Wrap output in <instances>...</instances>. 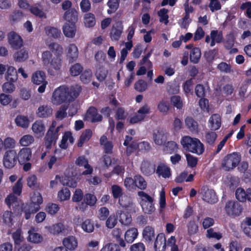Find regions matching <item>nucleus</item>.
Masks as SVG:
<instances>
[{
  "label": "nucleus",
  "mask_w": 251,
  "mask_h": 251,
  "mask_svg": "<svg viewBox=\"0 0 251 251\" xmlns=\"http://www.w3.org/2000/svg\"><path fill=\"white\" fill-rule=\"evenodd\" d=\"M81 91V87L77 85L72 86L70 88L66 85L60 86L53 93L52 102L55 105L70 103L78 97Z\"/></svg>",
  "instance_id": "f257e3e1"
},
{
  "label": "nucleus",
  "mask_w": 251,
  "mask_h": 251,
  "mask_svg": "<svg viewBox=\"0 0 251 251\" xmlns=\"http://www.w3.org/2000/svg\"><path fill=\"white\" fill-rule=\"evenodd\" d=\"M50 50L54 53L52 57V53L48 50L45 51L42 54V60L44 65H49L56 71L59 70L62 66V60L61 56L63 52V48L61 45L56 43H51L48 45Z\"/></svg>",
  "instance_id": "f03ea898"
},
{
  "label": "nucleus",
  "mask_w": 251,
  "mask_h": 251,
  "mask_svg": "<svg viewBox=\"0 0 251 251\" xmlns=\"http://www.w3.org/2000/svg\"><path fill=\"white\" fill-rule=\"evenodd\" d=\"M180 144L186 151L201 155L204 151V147L200 140L197 138L184 136L180 140Z\"/></svg>",
  "instance_id": "7ed1b4c3"
},
{
  "label": "nucleus",
  "mask_w": 251,
  "mask_h": 251,
  "mask_svg": "<svg viewBox=\"0 0 251 251\" xmlns=\"http://www.w3.org/2000/svg\"><path fill=\"white\" fill-rule=\"evenodd\" d=\"M56 122L52 121L44 138V145L47 150H50L52 145L56 144L59 135V131L63 125L56 127Z\"/></svg>",
  "instance_id": "20e7f679"
},
{
  "label": "nucleus",
  "mask_w": 251,
  "mask_h": 251,
  "mask_svg": "<svg viewBox=\"0 0 251 251\" xmlns=\"http://www.w3.org/2000/svg\"><path fill=\"white\" fill-rule=\"evenodd\" d=\"M56 122L52 121L44 138V145L47 150H50L52 145L56 144L59 135V131L63 125L56 127Z\"/></svg>",
  "instance_id": "39448f33"
},
{
  "label": "nucleus",
  "mask_w": 251,
  "mask_h": 251,
  "mask_svg": "<svg viewBox=\"0 0 251 251\" xmlns=\"http://www.w3.org/2000/svg\"><path fill=\"white\" fill-rule=\"evenodd\" d=\"M138 195L141 198L140 204L145 213L151 214L155 210L154 199L144 191H139Z\"/></svg>",
  "instance_id": "423d86ee"
},
{
  "label": "nucleus",
  "mask_w": 251,
  "mask_h": 251,
  "mask_svg": "<svg viewBox=\"0 0 251 251\" xmlns=\"http://www.w3.org/2000/svg\"><path fill=\"white\" fill-rule=\"evenodd\" d=\"M241 161V156L237 152L228 154L226 156L222 163V167L226 171L235 168Z\"/></svg>",
  "instance_id": "0eeeda50"
},
{
  "label": "nucleus",
  "mask_w": 251,
  "mask_h": 251,
  "mask_svg": "<svg viewBox=\"0 0 251 251\" xmlns=\"http://www.w3.org/2000/svg\"><path fill=\"white\" fill-rule=\"evenodd\" d=\"M225 209L227 215L229 217H235L241 214L243 207L237 201H229L226 203Z\"/></svg>",
  "instance_id": "6e6552de"
},
{
  "label": "nucleus",
  "mask_w": 251,
  "mask_h": 251,
  "mask_svg": "<svg viewBox=\"0 0 251 251\" xmlns=\"http://www.w3.org/2000/svg\"><path fill=\"white\" fill-rule=\"evenodd\" d=\"M5 202L8 205L10 210L13 211V213L18 215L22 214L23 206H22L17 197L14 195H8L5 199Z\"/></svg>",
  "instance_id": "1a4fd4ad"
},
{
  "label": "nucleus",
  "mask_w": 251,
  "mask_h": 251,
  "mask_svg": "<svg viewBox=\"0 0 251 251\" xmlns=\"http://www.w3.org/2000/svg\"><path fill=\"white\" fill-rule=\"evenodd\" d=\"M17 152L14 150H9L5 151L3 155V164L7 169L13 168L17 163Z\"/></svg>",
  "instance_id": "9d476101"
},
{
  "label": "nucleus",
  "mask_w": 251,
  "mask_h": 251,
  "mask_svg": "<svg viewBox=\"0 0 251 251\" xmlns=\"http://www.w3.org/2000/svg\"><path fill=\"white\" fill-rule=\"evenodd\" d=\"M97 201V199L94 194L86 193L84 196L83 201L79 205V209L82 211H84L87 209L88 206H95Z\"/></svg>",
  "instance_id": "9b49d317"
},
{
  "label": "nucleus",
  "mask_w": 251,
  "mask_h": 251,
  "mask_svg": "<svg viewBox=\"0 0 251 251\" xmlns=\"http://www.w3.org/2000/svg\"><path fill=\"white\" fill-rule=\"evenodd\" d=\"M166 238L163 233H160L156 236L153 244L155 251H165L166 249Z\"/></svg>",
  "instance_id": "f8f14e48"
},
{
  "label": "nucleus",
  "mask_w": 251,
  "mask_h": 251,
  "mask_svg": "<svg viewBox=\"0 0 251 251\" xmlns=\"http://www.w3.org/2000/svg\"><path fill=\"white\" fill-rule=\"evenodd\" d=\"M31 156L32 151L29 148H23L17 153L18 161L20 164L29 161Z\"/></svg>",
  "instance_id": "ddd939ff"
},
{
  "label": "nucleus",
  "mask_w": 251,
  "mask_h": 251,
  "mask_svg": "<svg viewBox=\"0 0 251 251\" xmlns=\"http://www.w3.org/2000/svg\"><path fill=\"white\" fill-rule=\"evenodd\" d=\"M8 40L9 44L15 49L20 48L23 45V40L20 36L14 31L8 34Z\"/></svg>",
  "instance_id": "4468645a"
},
{
  "label": "nucleus",
  "mask_w": 251,
  "mask_h": 251,
  "mask_svg": "<svg viewBox=\"0 0 251 251\" xmlns=\"http://www.w3.org/2000/svg\"><path fill=\"white\" fill-rule=\"evenodd\" d=\"M86 116L92 123L101 122L102 120V116L98 114L97 109L94 106H91L88 108Z\"/></svg>",
  "instance_id": "2eb2a0df"
},
{
  "label": "nucleus",
  "mask_w": 251,
  "mask_h": 251,
  "mask_svg": "<svg viewBox=\"0 0 251 251\" xmlns=\"http://www.w3.org/2000/svg\"><path fill=\"white\" fill-rule=\"evenodd\" d=\"M43 202V199L41 194L39 192H34L30 197V201L26 204L32 206L36 209L34 211H38L40 208V205Z\"/></svg>",
  "instance_id": "dca6fc26"
},
{
  "label": "nucleus",
  "mask_w": 251,
  "mask_h": 251,
  "mask_svg": "<svg viewBox=\"0 0 251 251\" xmlns=\"http://www.w3.org/2000/svg\"><path fill=\"white\" fill-rule=\"evenodd\" d=\"M142 235L145 242L149 244H152L155 239L154 229L151 226H146L143 231Z\"/></svg>",
  "instance_id": "f3484780"
},
{
  "label": "nucleus",
  "mask_w": 251,
  "mask_h": 251,
  "mask_svg": "<svg viewBox=\"0 0 251 251\" xmlns=\"http://www.w3.org/2000/svg\"><path fill=\"white\" fill-rule=\"evenodd\" d=\"M76 165L79 166H84L86 170L83 172L82 173L83 175H90L93 172V168L89 164L88 160L85 158L84 156L78 157L75 161Z\"/></svg>",
  "instance_id": "a211bd4d"
},
{
  "label": "nucleus",
  "mask_w": 251,
  "mask_h": 251,
  "mask_svg": "<svg viewBox=\"0 0 251 251\" xmlns=\"http://www.w3.org/2000/svg\"><path fill=\"white\" fill-rule=\"evenodd\" d=\"M32 129L38 138L43 136L45 131V126L42 121H36L32 126Z\"/></svg>",
  "instance_id": "6ab92c4d"
},
{
  "label": "nucleus",
  "mask_w": 251,
  "mask_h": 251,
  "mask_svg": "<svg viewBox=\"0 0 251 251\" xmlns=\"http://www.w3.org/2000/svg\"><path fill=\"white\" fill-rule=\"evenodd\" d=\"M203 201L210 204H214L218 201V197L213 189H207L202 196Z\"/></svg>",
  "instance_id": "aec40b11"
},
{
  "label": "nucleus",
  "mask_w": 251,
  "mask_h": 251,
  "mask_svg": "<svg viewBox=\"0 0 251 251\" xmlns=\"http://www.w3.org/2000/svg\"><path fill=\"white\" fill-rule=\"evenodd\" d=\"M78 49L75 45L70 44L68 48L67 52V58L69 62H74L78 57Z\"/></svg>",
  "instance_id": "412c9836"
},
{
  "label": "nucleus",
  "mask_w": 251,
  "mask_h": 251,
  "mask_svg": "<svg viewBox=\"0 0 251 251\" xmlns=\"http://www.w3.org/2000/svg\"><path fill=\"white\" fill-rule=\"evenodd\" d=\"M153 139L156 145H163L167 139V133L162 130H157L153 134Z\"/></svg>",
  "instance_id": "4be33fe9"
},
{
  "label": "nucleus",
  "mask_w": 251,
  "mask_h": 251,
  "mask_svg": "<svg viewBox=\"0 0 251 251\" xmlns=\"http://www.w3.org/2000/svg\"><path fill=\"white\" fill-rule=\"evenodd\" d=\"M178 145L173 141L166 142L163 145V151L166 154H171L177 152Z\"/></svg>",
  "instance_id": "5701e85b"
},
{
  "label": "nucleus",
  "mask_w": 251,
  "mask_h": 251,
  "mask_svg": "<svg viewBox=\"0 0 251 251\" xmlns=\"http://www.w3.org/2000/svg\"><path fill=\"white\" fill-rule=\"evenodd\" d=\"M64 18L67 23L75 25L78 20V13L74 9H69L65 12Z\"/></svg>",
  "instance_id": "b1692460"
},
{
  "label": "nucleus",
  "mask_w": 251,
  "mask_h": 251,
  "mask_svg": "<svg viewBox=\"0 0 251 251\" xmlns=\"http://www.w3.org/2000/svg\"><path fill=\"white\" fill-rule=\"evenodd\" d=\"M63 31L66 37L73 38L75 35L76 25L75 24H72L66 22L63 25Z\"/></svg>",
  "instance_id": "393cba45"
},
{
  "label": "nucleus",
  "mask_w": 251,
  "mask_h": 251,
  "mask_svg": "<svg viewBox=\"0 0 251 251\" xmlns=\"http://www.w3.org/2000/svg\"><path fill=\"white\" fill-rule=\"evenodd\" d=\"M156 173L159 176H162L165 178L169 177L171 175L170 168L162 163L158 165Z\"/></svg>",
  "instance_id": "a878e982"
},
{
  "label": "nucleus",
  "mask_w": 251,
  "mask_h": 251,
  "mask_svg": "<svg viewBox=\"0 0 251 251\" xmlns=\"http://www.w3.org/2000/svg\"><path fill=\"white\" fill-rule=\"evenodd\" d=\"M63 244L67 250L73 251L77 246V241L75 237L70 236L63 240Z\"/></svg>",
  "instance_id": "bb28decb"
},
{
  "label": "nucleus",
  "mask_w": 251,
  "mask_h": 251,
  "mask_svg": "<svg viewBox=\"0 0 251 251\" xmlns=\"http://www.w3.org/2000/svg\"><path fill=\"white\" fill-rule=\"evenodd\" d=\"M209 127L211 130H217L221 127V118L218 114L212 115L209 118Z\"/></svg>",
  "instance_id": "cd10ccee"
},
{
  "label": "nucleus",
  "mask_w": 251,
  "mask_h": 251,
  "mask_svg": "<svg viewBox=\"0 0 251 251\" xmlns=\"http://www.w3.org/2000/svg\"><path fill=\"white\" fill-rule=\"evenodd\" d=\"M116 214L117 217H119V221L122 225H128L131 222L132 218L129 213L120 210L117 212Z\"/></svg>",
  "instance_id": "c85d7f7f"
},
{
  "label": "nucleus",
  "mask_w": 251,
  "mask_h": 251,
  "mask_svg": "<svg viewBox=\"0 0 251 251\" xmlns=\"http://www.w3.org/2000/svg\"><path fill=\"white\" fill-rule=\"evenodd\" d=\"M52 109L48 105H42L38 109L37 115L40 118H48L52 115Z\"/></svg>",
  "instance_id": "c756f323"
},
{
  "label": "nucleus",
  "mask_w": 251,
  "mask_h": 251,
  "mask_svg": "<svg viewBox=\"0 0 251 251\" xmlns=\"http://www.w3.org/2000/svg\"><path fill=\"white\" fill-rule=\"evenodd\" d=\"M186 126L192 132L197 133L199 132V126L197 122L191 117H187L185 120Z\"/></svg>",
  "instance_id": "7c9ffc66"
},
{
  "label": "nucleus",
  "mask_w": 251,
  "mask_h": 251,
  "mask_svg": "<svg viewBox=\"0 0 251 251\" xmlns=\"http://www.w3.org/2000/svg\"><path fill=\"white\" fill-rule=\"evenodd\" d=\"M92 136V131L90 129H85L81 134L77 142V147H82L83 144L88 141Z\"/></svg>",
  "instance_id": "2f4dec72"
},
{
  "label": "nucleus",
  "mask_w": 251,
  "mask_h": 251,
  "mask_svg": "<svg viewBox=\"0 0 251 251\" xmlns=\"http://www.w3.org/2000/svg\"><path fill=\"white\" fill-rule=\"evenodd\" d=\"M138 235L137 229L132 228L127 230L125 234V239L128 243H132Z\"/></svg>",
  "instance_id": "473e14b6"
},
{
  "label": "nucleus",
  "mask_w": 251,
  "mask_h": 251,
  "mask_svg": "<svg viewBox=\"0 0 251 251\" xmlns=\"http://www.w3.org/2000/svg\"><path fill=\"white\" fill-rule=\"evenodd\" d=\"M201 50L199 48L195 47L190 52V60L194 64L198 63L201 57Z\"/></svg>",
  "instance_id": "72a5a7b5"
},
{
  "label": "nucleus",
  "mask_w": 251,
  "mask_h": 251,
  "mask_svg": "<svg viewBox=\"0 0 251 251\" xmlns=\"http://www.w3.org/2000/svg\"><path fill=\"white\" fill-rule=\"evenodd\" d=\"M46 75L43 71H37L32 75V81L36 85H40L43 82L46 81Z\"/></svg>",
  "instance_id": "f704fd0d"
},
{
  "label": "nucleus",
  "mask_w": 251,
  "mask_h": 251,
  "mask_svg": "<svg viewBox=\"0 0 251 251\" xmlns=\"http://www.w3.org/2000/svg\"><path fill=\"white\" fill-rule=\"evenodd\" d=\"M96 23L95 16L92 13H87L84 16V24L86 27H92Z\"/></svg>",
  "instance_id": "c9c22d12"
},
{
  "label": "nucleus",
  "mask_w": 251,
  "mask_h": 251,
  "mask_svg": "<svg viewBox=\"0 0 251 251\" xmlns=\"http://www.w3.org/2000/svg\"><path fill=\"white\" fill-rule=\"evenodd\" d=\"M5 79L7 81L15 82L18 79V74L16 69L12 67L9 66L7 70L5 75Z\"/></svg>",
  "instance_id": "e433bc0d"
},
{
  "label": "nucleus",
  "mask_w": 251,
  "mask_h": 251,
  "mask_svg": "<svg viewBox=\"0 0 251 251\" xmlns=\"http://www.w3.org/2000/svg\"><path fill=\"white\" fill-rule=\"evenodd\" d=\"M16 61L21 62L25 61L28 57V53L26 50L22 49L17 51L13 55Z\"/></svg>",
  "instance_id": "4c0bfd02"
},
{
  "label": "nucleus",
  "mask_w": 251,
  "mask_h": 251,
  "mask_svg": "<svg viewBox=\"0 0 251 251\" xmlns=\"http://www.w3.org/2000/svg\"><path fill=\"white\" fill-rule=\"evenodd\" d=\"M141 171L146 176H149L154 172L155 168L153 167L148 161H144L141 165Z\"/></svg>",
  "instance_id": "58836bf2"
},
{
  "label": "nucleus",
  "mask_w": 251,
  "mask_h": 251,
  "mask_svg": "<svg viewBox=\"0 0 251 251\" xmlns=\"http://www.w3.org/2000/svg\"><path fill=\"white\" fill-rule=\"evenodd\" d=\"M28 240L33 243H39L43 240V237L41 234L35 232L34 229L29 230L28 231Z\"/></svg>",
  "instance_id": "ea45409f"
},
{
  "label": "nucleus",
  "mask_w": 251,
  "mask_h": 251,
  "mask_svg": "<svg viewBox=\"0 0 251 251\" xmlns=\"http://www.w3.org/2000/svg\"><path fill=\"white\" fill-rule=\"evenodd\" d=\"M27 186L32 190H37L39 187L37 177L35 175L28 176L26 179Z\"/></svg>",
  "instance_id": "a19ab883"
},
{
  "label": "nucleus",
  "mask_w": 251,
  "mask_h": 251,
  "mask_svg": "<svg viewBox=\"0 0 251 251\" xmlns=\"http://www.w3.org/2000/svg\"><path fill=\"white\" fill-rule=\"evenodd\" d=\"M171 104L177 109H181L183 106L182 98L178 95L173 96L170 98Z\"/></svg>",
  "instance_id": "79ce46f5"
},
{
  "label": "nucleus",
  "mask_w": 251,
  "mask_h": 251,
  "mask_svg": "<svg viewBox=\"0 0 251 251\" xmlns=\"http://www.w3.org/2000/svg\"><path fill=\"white\" fill-rule=\"evenodd\" d=\"M80 226L83 231L86 232L91 233L94 231V224L90 219L84 220L80 224Z\"/></svg>",
  "instance_id": "37998d69"
},
{
  "label": "nucleus",
  "mask_w": 251,
  "mask_h": 251,
  "mask_svg": "<svg viewBox=\"0 0 251 251\" xmlns=\"http://www.w3.org/2000/svg\"><path fill=\"white\" fill-rule=\"evenodd\" d=\"M92 77V72L90 69H86L81 72L80 75V80L84 84L89 83Z\"/></svg>",
  "instance_id": "c03bdc74"
},
{
  "label": "nucleus",
  "mask_w": 251,
  "mask_h": 251,
  "mask_svg": "<svg viewBox=\"0 0 251 251\" xmlns=\"http://www.w3.org/2000/svg\"><path fill=\"white\" fill-rule=\"evenodd\" d=\"M12 239L14 240L15 248L16 249L17 246L21 245L24 240V237L21 235V230L19 229H17L12 234Z\"/></svg>",
  "instance_id": "a18cd8bd"
},
{
  "label": "nucleus",
  "mask_w": 251,
  "mask_h": 251,
  "mask_svg": "<svg viewBox=\"0 0 251 251\" xmlns=\"http://www.w3.org/2000/svg\"><path fill=\"white\" fill-rule=\"evenodd\" d=\"M123 26H113L110 32V37L113 40L117 41L119 39L123 32Z\"/></svg>",
  "instance_id": "49530a36"
},
{
  "label": "nucleus",
  "mask_w": 251,
  "mask_h": 251,
  "mask_svg": "<svg viewBox=\"0 0 251 251\" xmlns=\"http://www.w3.org/2000/svg\"><path fill=\"white\" fill-rule=\"evenodd\" d=\"M205 140L207 144L213 146L217 138V134L214 131H207L205 134Z\"/></svg>",
  "instance_id": "de8ad7c7"
},
{
  "label": "nucleus",
  "mask_w": 251,
  "mask_h": 251,
  "mask_svg": "<svg viewBox=\"0 0 251 251\" xmlns=\"http://www.w3.org/2000/svg\"><path fill=\"white\" fill-rule=\"evenodd\" d=\"M171 105L169 101L162 100L160 101L158 105L157 108L158 110L163 113L167 114L170 109Z\"/></svg>",
  "instance_id": "09e8293b"
},
{
  "label": "nucleus",
  "mask_w": 251,
  "mask_h": 251,
  "mask_svg": "<svg viewBox=\"0 0 251 251\" xmlns=\"http://www.w3.org/2000/svg\"><path fill=\"white\" fill-rule=\"evenodd\" d=\"M13 213L11 211H6L3 214V223L8 226H11L13 224Z\"/></svg>",
  "instance_id": "8fccbe9b"
},
{
  "label": "nucleus",
  "mask_w": 251,
  "mask_h": 251,
  "mask_svg": "<svg viewBox=\"0 0 251 251\" xmlns=\"http://www.w3.org/2000/svg\"><path fill=\"white\" fill-rule=\"evenodd\" d=\"M82 70V66L79 63H75L70 67L69 71L72 76H76L81 73Z\"/></svg>",
  "instance_id": "3c124183"
},
{
  "label": "nucleus",
  "mask_w": 251,
  "mask_h": 251,
  "mask_svg": "<svg viewBox=\"0 0 251 251\" xmlns=\"http://www.w3.org/2000/svg\"><path fill=\"white\" fill-rule=\"evenodd\" d=\"M119 4L120 0H109L107 4L110 9L107 10V13L111 14L115 12L119 7Z\"/></svg>",
  "instance_id": "603ef678"
},
{
  "label": "nucleus",
  "mask_w": 251,
  "mask_h": 251,
  "mask_svg": "<svg viewBox=\"0 0 251 251\" xmlns=\"http://www.w3.org/2000/svg\"><path fill=\"white\" fill-rule=\"evenodd\" d=\"M15 122L17 126L24 128L27 127L29 125L28 118L25 116L22 115H19L16 117Z\"/></svg>",
  "instance_id": "864d4df0"
},
{
  "label": "nucleus",
  "mask_w": 251,
  "mask_h": 251,
  "mask_svg": "<svg viewBox=\"0 0 251 251\" xmlns=\"http://www.w3.org/2000/svg\"><path fill=\"white\" fill-rule=\"evenodd\" d=\"M135 187L143 190L147 188V183L145 179L140 175L135 176Z\"/></svg>",
  "instance_id": "5fc2aeb1"
},
{
  "label": "nucleus",
  "mask_w": 251,
  "mask_h": 251,
  "mask_svg": "<svg viewBox=\"0 0 251 251\" xmlns=\"http://www.w3.org/2000/svg\"><path fill=\"white\" fill-rule=\"evenodd\" d=\"M34 141V138L30 135H24L20 140V144L22 146L27 147L31 145Z\"/></svg>",
  "instance_id": "6e6d98bb"
},
{
  "label": "nucleus",
  "mask_w": 251,
  "mask_h": 251,
  "mask_svg": "<svg viewBox=\"0 0 251 251\" xmlns=\"http://www.w3.org/2000/svg\"><path fill=\"white\" fill-rule=\"evenodd\" d=\"M112 194L114 199L117 200L123 195V189L122 188L117 184L112 185L111 187Z\"/></svg>",
  "instance_id": "4d7b16f0"
},
{
  "label": "nucleus",
  "mask_w": 251,
  "mask_h": 251,
  "mask_svg": "<svg viewBox=\"0 0 251 251\" xmlns=\"http://www.w3.org/2000/svg\"><path fill=\"white\" fill-rule=\"evenodd\" d=\"M70 195V191L67 187L62 188L58 193V198L60 201H66L69 199Z\"/></svg>",
  "instance_id": "13d9d810"
},
{
  "label": "nucleus",
  "mask_w": 251,
  "mask_h": 251,
  "mask_svg": "<svg viewBox=\"0 0 251 251\" xmlns=\"http://www.w3.org/2000/svg\"><path fill=\"white\" fill-rule=\"evenodd\" d=\"M148 88L147 83L143 79H139L134 84V89L139 92H143Z\"/></svg>",
  "instance_id": "bf43d9fd"
},
{
  "label": "nucleus",
  "mask_w": 251,
  "mask_h": 251,
  "mask_svg": "<svg viewBox=\"0 0 251 251\" xmlns=\"http://www.w3.org/2000/svg\"><path fill=\"white\" fill-rule=\"evenodd\" d=\"M64 230V226L61 223H58L53 225L50 228V232L54 235L63 233Z\"/></svg>",
  "instance_id": "052dcab7"
},
{
  "label": "nucleus",
  "mask_w": 251,
  "mask_h": 251,
  "mask_svg": "<svg viewBox=\"0 0 251 251\" xmlns=\"http://www.w3.org/2000/svg\"><path fill=\"white\" fill-rule=\"evenodd\" d=\"M121 229L117 228H114L112 232L113 236L116 238L117 241L119 242L120 246L122 247H125L126 243L124 240L121 238Z\"/></svg>",
  "instance_id": "680f3d73"
},
{
  "label": "nucleus",
  "mask_w": 251,
  "mask_h": 251,
  "mask_svg": "<svg viewBox=\"0 0 251 251\" xmlns=\"http://www.w3.org/2000/svg\"><path fill=\"white\" fill-rule=\"evenodd\" d=\"M117 215L113 214L110 215L106 221V226L108 228H113L117 223Z\"/></svg>",
  "instance_id": "e2e57ef3"
},
{
  "label": "nucleus",
  "mask_w": 251,
  "mask_h": 251,
  "mask_svg": "<svg viewBox=\"0 0 251 251\" xmlns=\"http://www.w3.org/2000/svg\"><path fill=\"white\" fill-rule=\"evenodd\" d=\"M168 12V10L166 8H162L158 12V16L160 17V22H164L165 25H167L169 22Z\"/></svg>",
  "instance_id": "0e129e2a"
},
{
  "label": "nucleus",
  "mask_w": 251,
  "mask_h": 251,
  "mask_svg": "<svg viewBox=\"0 0 251 251\" xmlns=\"http://www.w3.org/2000/svg\"><path fill=\"white\" fill-rule=\"evenodd\" d=\"M247 191L242 188H238L236 189L235 192L236 198L241 202H245L247 200Z\"/></svg>",
  "instance_id": "69168bd1"
},
{
  "label": "nucleus",
  "mask_w": 251,
  "mask_h": 251,
  "mask_svg": "<svg viewBox=\"0 0 251 251\" xmlns=\"http://www.w3.org/2000/svg\"><path fill=\"white\" fill-rule=\"evenodd\" d=\"M100 251H121V249L118 244L109 243L103 246Z\"/></svg>",
  "instance_id": "338daca9"
},
{
  "label": "nucleus",
  "mask_w": 251,
  "mask_h": 251,
  "mask_svg": "<svg viewBox=\"0 0 251 251\" xmlns=\"http://www.w3.org/2000/svg\"><path fill=\"white\" fill-rule=\"evenodd\" d=\"M107 71L105 70L102 66L99 67L96 72L97 78L100 81H103L107 76Z\"/></svg>",
  "instance_id": "774afa93"
}]
</instances>
